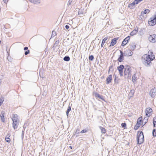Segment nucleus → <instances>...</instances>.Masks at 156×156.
<instances>
[{"mask_svg":"<svg viewBox=\"0 0 156 156\" xmlns=\"http://www.w3.org/2000/svg\"><path fill=\"white\" fill-rule=\"evenodd\" d=\"M143 117L142 116L139 117L137 119V122L134 127V129L135 130H136L140 126H142L143 127L144 125H143Z\"/></svg>","mask_w":156,"mask_h":156,"instance_id":"nucleus-3","label":"nucleus"},{"mask_svg":"<svg viewBox=\"0 0 156 156\" xmlns=\"http://www.w3.org/2000/svg\"><path fill=\"white\" fill-rule=\"evenodd\" d=\"M138 30H134L132 31L130 33V35L132 36H133L137 33Z\"/></svg>","mask_w":156,"mask_h":156,"instance_id":"nucleus-26","label":"nucleus"},{"mask_svg":"<svg viewBox=\"0 0 156 156\" xmlns=\"http://www.w3.org/2000/svg\"><path fill=\"white\" fill-rule=\"evenodd\" d=\"M30 53V51L29 50H27V51H26L25 52V55H27L29 53Z\"/></svg>","mask_w":156,"mask_h":156,"instance_id":"nucleus-37","label":"nucleus"},{"mask_svg":"<svg viewBox=\"0 0 156 156\" xmlns=\"http://www.w3.org/2000/svg\"><path fill=\"white\" fill-rule=\"evenodd\" d=\"M9 136H7L5 140L6 142L9 143L10 142V139L9 138Z\"/></svg>","mask_w":156,"mask_h":156,"instance_id":"nucleus-30","label":"nucleus"},{"mask_svg":"<svg viewBox=\"0 0 156 156\" xmlns=\"http://www.w3.org/2000/svg\"><path fill=\"white\" fill-rule=\"evenodd\" d=\"M153 135L155 137L156 136V132L155 129H154L152 132Z\"/></svg>","mask_w":156,"mask_h":156,"instance_id":"nucleus-34","label":"nucleus"},{"mask_svg":"<svg viewBox=\"0 0 156 156\" xmlns=\"http://www.w3.org/2000/svg\"><path fill=\"white\" fill-rule=\"evenodd\" d=\"M150 12V10L148 9H146L141 12L142 15H144L147 13H148Z\"/></svg>","mask_w":156,"mask_h":156,"instance_id":"nucleus-22","label":"nucleus"},{"mask_svg":"<svg viewBox=\"0 0 156 156\" xmlns=\"http://www.w3.org/2000/svg\"><path fill=\"white\" fill-rule=\"evenodd\" d=\"M71 109V107H70V106H69L68 107L67 111L69 112L70 111Z\"/></svg>","mask_w":156,"mask_h":156,"instance_id":"nucleus-38","label":"nucleus"},{"mask_svg":"<svg viewBox=\"0 0 156 156\" xmlns=\"http://www.w3.org/2000/svg\"><path fill=\"white\" fill-rule=\"evenodd\" d=\"M65 27L66 29H68L69 28V26L66 25L65 26Z\"/></svg>","mask_w":156,"mask_h":156,"instance_id":"nucleus-40","label":"nucleus"},{"mask_svg":"<svg viewBox=\"0 0 156 156\" xmlns=\"http://www.w3.org/2000/svg\"><path fill=\"white\" fill-rule=\"evenodd\" d=\"M155 56L152 51L149 50L147 54H144L141 57L142 62L145 65L149 66L151 63V61L155 59Z\"/></svg>","mask_w":156,"mask_h":156,"instance_id":"nucleus-1","label":"nucleus"},{"mask_svg":"<svg viewBox=\"0 0 156 156\" xmlns=\"http://www.w3.org/2000/svg\"><path fill=\"white\" fill-rule=\"evenodd\" d=\"M18 116L16 114H13L12 115V119L13 121V122H15L16 123L17 122V121L18 120Z\"/></svg>","mask_w":156,"mask_h":156,"instance_id":"nucleus-15","label":"nucleus"},{"mask_svg":"<svg viewBox=\"0 0 156 156\" xmlns=\"http://www.w3.org/2000/svg\"><path fill=\"white\" fill-rule=\"evenodd\" d=\"M112 75H110L106 79V83L107 84L110 83L111 82V81L112 80Z\"/></svg>","mask_w":156,"mask_h":156,"instance_id":"nucleus-14","label":"nucleus"},{"mask_svg":"<svg viewBox=\"0 0 156 156\" xmlns=\"http://www.w3.org/2000/svg\"><path fill=\"white\" fill-rule=\"evenodd\" d=\"M124 69V66L121 65L117 67V69L121 76H123V70Z\"/></svg>","mask_w":156,"mask_h":156,"instance_id":"nucleus-9","label":"nucleus"},{"mask_svg":"<svg viewBox=\"0 0 156 156\" xmlns=\"http://www.w3.org/2000/svg\"><path fill=\"white\" fill-rule=\"evenodd\" d=\"M3 1L4 2V3H6L7 4L9 0H3Z\"/></svg>","mask_w":156,"mask_h":156,"instance_id":"nucleus-39","label":"nucleus"},{"mask_svg":"<svg viewBox=\"0 0 156 156\" xmlns=\"http://www.w3.org/2000/svg\"><path fill=\"white\" fill-rule=\"evenodd\" d=\"M94 56L92 55H90L89 56V59L90 60L92 61L94 59Z\"/></svg>","mask_w":156,"mask_h":156,"instance_id":"nucleus-35","label":"nucleus"},{"mask_svg":"<svg viewBox=\"0 0 156 156\" xmlns=\"http://www.w3.org/2000/svg\"><path fill=\"white\" fill-rule=\"evenodd\" d=\"M151 96L152 98H154L156 95V89L155 88L152 89L150 92Z\"/></svg>","mask_w":156,"mask_h":156,"instance_id":"nucleus-12","label":"nucleus"},{"mask_svg":"<svg viewBox=\"0 0 156 156\" xmlns=\"http://www.w3.org/2000/svg\"><path fill=\"white\" fill-rule=\"evenodd\" d=\"M120 55L119 57L118 60L119 62H122L124 60V54L122 51H120Z\"/></svg>","mask_w":156,"mask_h":156,"instance_id":"nucleus-13","label":"nucleus"},{"mask_svg":"<svg viewBox=\"0 0 156 156\" xmlns=\"http://www.w3.org/2000/svg\"><path fill=\"white\" fill-rule=\"evenodd\" d=\"M95 95L96 97H98L100 99H102L101 96L99 94H98L97 93H96L95 94Z\"/></svg>","mask_w":156,"mask_h":156,"instance_id":"nucleus-33","label":"nucleus"},{"mask_svg":"<svg viewBox=\"0 0 156 156\" xmlns=\"http://www.w3.org/2000/svg\"><path fill=\"white\" fill-rule=\"evenodd\" d=\"M136 4L133 1L132 3L129 4L128 5V7L130 9H132L134 8V6Z\"/></svg>","mask_w":156,"mask_h":156,"instance_id":"nucleus-18","label":"nucleus"},{"mask_svg":"<svg viewBox=\"0 0 156 156\" xmlns=\"http://www.w3.org/2000/svg\"><path fill=\"white\" fill-rule=\"evenodd\" d=\"M131 67L129 66H126L124 69V75L127 76L128 77H130L131 76Z\"/></svg>","mask_w":156,"mask_h":156,"instance_id":"nucleus-4","label":"nucleus"},{"mask_svg":"<svg viewBox=\"0 0 156 156\" xmlns=\"http://www.w3.org/2000/svg\"><path fill=\"white\" fill-rule=\"evenodd\" d=\"M4 100V98H0V106L2 105Z\"/></svg>","mask_w":156,"mask_h":156,"instance_id":"nucleus-32","label":"nucleus"},{"mask_svg":"<svg viewBox=\"0 0 156 156\" xmlns=\"http://www.w3.org/2000/svg\"><path fill=\"white\" fill-rule=\"evenodd\" d=\"M110 71V68L109 69L108 72H109Z\"/></svg>","mask_w":156,"mask_h":156,"instance_id":"nucleus-44","label":"nucleus"},{"mask_svg":"<svg viewBox=\"0 0 156 156\" xmlns=\"http://www.w3.org/2000/svg\"><path fill=\"white\" fill-rule=\"evenodd\" d=\"M156 24V12L155 14L154 15L153 17H151L148 21V24L151 26H153Z\"/></svg>","mask_w":156,"mask_h":156,"instance_id":"nucleus-5","label":"nucleus"},{"mask_svg":"<svg viewBox=\"0 0 156 156\" xmlns=\"http://www.w3.org/2000/svg\"><path fill=\"white\" fill-rule=\"evenodd\" d=\"M29 1L30 2L35 4L40 3L39 0H29Z\"/></svg>","mask_w":156,"mask_h":156,"instance_id":"nucleus-25","label":"nucleus"},{"mask_svg":"<svg viewBox=\"0 0 156 156\" xmlns=\"http://www.w3.org/2000/svg\"><path fill=\"white\" fill-rule=\"evenodd\" d=\"M18 126V124L17 122L16 123L15 122H13L12 126L14 129L17 128Z\"/></svg>","mask_w":156,"mask_h":156,"instance_id":"nucleus-23","label":"nucleus"},{"mask_svg":"<svg viewBox=\"0 0 156 156\" xmlns=\"http://www.w3.org/2000/svg\"><path fill=\"white\" fill-rule=\"evenodd\" d=\"M148 118L147 117H145L144 118L143 120V124L144 126L145 124L148 122Z\"/></svg>","mask_w":156,"mask_h":156,"instance_id":"nucleus-24","label":"nucleus"},{"mask_svg":"<svg viewBox=\"0 0 156 156\" xmlns=\"http://www.w3.org/2000/svg\"><path fill=\"white\" fill-rule=\"evenodd\" d=\"M69 147L71 149H72V147L71 146H70Z\"/></svg>","mask_w":156,"mask_h":156,"instance_id":"nucleus-43","label":"nucleus"},{"mask_svg":"<svg viewBox=\"0 0 156 156\" xmlns=\"http://www.w3.org/2000/svg\"><path fill=\"white\" fill-rule=\"evenodd\" d=\"M88 131V129H85L82 130V131H81L80 133H84L86 132H87Z\"/></svg>","mask_w":156,"mask_h":156,"instance_id":"nucleus-31","label":"nucleus"},{"mask_svg":"<svg viewBox=\"0 0 156 156\" xmlns=\"http://www.w3.org/2000/svg\"><path fill=\"white\" fill-rule=\"evenodd\" d=\"M108 37H106L104 38L102 41V43L101 44V47H102L105 43H106V41L108 39Z\"/></svg>","mask_w":156,"mask_h":156,"instance_id":"nucleus-20","label":"nucleus"},{"mask_svg":"<svg viewBox=\"0 0 156 156\" xmlns=\"http://www.w3.org/2000/svg\"><path fill=\"white\" fill-rule=\"evenodd\" d=\"M100 128L102 133L105 134L106 132L107 131L105 128L101 126L100 127Z\"/></svg>","mask_w":156,"mask_h":156,"instance_id":"nucleus-21","label":"nucleus"},{"mask_svg":"<svg viewBox=\"0 0 156 156\" xmlns=\"http://www.w3.org/2000/svg\"><path fill=\"white\" fill-rule=\"evenodd\" d=\"M152 110L151 108H147L145 111L146 115L148 117H150L152 115Z\"/></svg>","mask_w":156,"mask_h":156,"instance_id":"nucleus-6","label":"nucleus"},{"mask_svg":"<svg viewBox=\"0 0 156 156\" xmlns=\"http://www.w3.org/2000/svg\"><path fill=\"white\" fill-rule=\"evenodd\" d=\"M137 138V143L139 144H140L144 142V137L142 131L138 132Z\"/></svg>","mask_w":156,"mask_h":156,"instance_id":"nucleus-2","label":"nucleus"},{"mask_svg":"<svg viewBox=\"0 0 156 156\" xmlns=\"http://www.w3.org/2000/svg\"><path fill=\"white\" fill-rule=\"evenodd\" d=\"M4 115H5V112H2L1 114L0 115V117L1 118V119L3 122H5V118H4Z\"/></svg>","mask_w":156,"mask_h":156,"instance_id":"nucleus-19","label":"nucleus"},{"mask_svg":"<svg viewBox=\"0 0 156 156\" xmlns=\"http://www.w3.org/2000/svg\"><path fill=\"white\" fill-rule=\"evenodd\" d=\"M149 40L150 42L154 43L156 42V35L153 34L150 35L148 37Z\"/></svg>","mask_w":156,"mask_h":156,"instance_id":"nucleus-7","label":"nucleus"},{"mask_svg":"<svg viewBox=\"0 0 156 156\" xmlns=\"http://www.w3.org/2000/svg\"><path fill=\"white\" fill-rule=\"evenodd\" d=\"M129 47V49L130 51H133L134 50L136 47L135 43L133 42L130 43Z\"/></svg>","mask_w":156,"mask_h":156,"instance_id":"nucleus-10","label":"nucleus"},{"mask_svg":"<svg viewBox=\"0 0 156 156\" xmlns=\"http://www.w3.org/2000/svg\"><path fill=\"white\" fill-rule=\"evenodd\" d=\"M121 126L122 127L124 128V129H125V127H126V123H122L121 124Z\"/></svg>","mask_w":156,"mask_h":156,"instance_id":"nucleus-36","label":"nucleus"},{"mask_svg":"<svg viewBox=\"0 0 156 156\" xmlns=\"http://www.w3.org/2000/svg\"><path fill=\"white\" fill-rule=\"evenodd\" d=\"M63 59L65 61H69L70 58L69 57L66 56L64 57Z\"/></svg>","mask_w":156,"mask_h":156,"instance_id":"nucleus-29","label":"nucleus"},{"mask_svg":"<svg viewBox=\"0 0 156 156\" xmlns=\"http://www.w3.org/2000/svg\"><path fill=\"white\" fill-rule=\"evenodd\" d=\"M119 37H115L112 40L109 47L113 46L115 45L117 42V41L119 39Z\"/></svg>","mask_w":156,"mask_h":156,"instance_id":"nucleus-8","label":"nucleus"},{"mask_svg":"<svg viewBox=\"0 0 156 156\" xmlns=\"http://www.w3.org/2000/svg\"><path fill=\"white\" fill-rule=\"evenodd\" d=\"M28 49V48L27 47H25L24 48V50H27Z\"/></svg>","mask_w":156,"mask_h":156,"instance_id":"nucleus-41","label":"nucleus"},{"mask_svg":"<svg viewBox=\"0 0 156 156\" xmlns=\"http://www.w3.org/2000/svg\"><path fill=\"white\" fill-rule=\"evenodd\" d=\"M153 123L154 127H156V117H154L153 119Z\"/></svg>","mask_w":156,"mask_h":156,"instance_id":"nucleus-28","label":"nucleus"},{"mask_svg":"<svg viewBox=\"0 0 156 156\" xmlns=\"http://www.w3.org/2000/svg\"><path fill=\"white\" fill-rule=\"evenodd\" d=\"M115 80H116V78H115Z\"/></svg>","mask_w":156,"mask_h":156,"instance_id":"nucleus-45","label":"nucleus"},{"mask_svg":"<svg viewBox=\"0 0 156 156\" xmlns=\"http://www.w3.org/2000/svg\"><path fill=\"white\" fill-rule=\"evenodd\" d=\"M57 34L56 32L54 30H53L52 32V34L51 36V38L54 37Z\"/></svg>","mask_w":156,"mask_h":156,"instance_id":"nucleus-27","label":"nucleus"},{"mask_svg":"<svg viewBox=\"0 0 156 156\" xmlns=\"http://www.w3.org/2000/svg\"><path fill=\"white\" fill-rule=\"evenodd\" d=\"M69 112H68L67 111H66V114H67V115H68Z\"/></svg>","mask_w":156,"mask_h":156,"instance_id":"nucleus-42","label":"nucleus"},{"mask_svg":"<svg viewBox=\"0 0 156 156\" xmlns=\"http://www.w3.org/2000/svg\"><path fill=\"white\" fill-rule=\"evenodd\" d=\"M130 39V37L129 36L126 37L122 41L121 44V46L123 47L125 46L128 43Z\"/></svg>","mask_w":156,"mask_h":156,"instance_id":"nucleus-11","label":"nucleus"},{"mask_svg":"<svg viewBox=\"0 0 156 156\" xmlns=\"http://www.w3.org/2000/svg\"><path fill=\"white\" fill-rule=\"evenodd\" d=\"M138 79V76L135 73L133 75L132 77V80L133 82L136 81V80Z\"/></svg>","mask_w":156,"mask_h":156,"instance_id":"nucleus-16","label":"nucleus"},{"mask_svg":"<svg viewBox=\"0 0 156 156\" xmlns=\"http://www.w3.org/2000/svg\"><path fill=\"white\" fill-rule=\"evenodd\" d=\"M134 91L133 90H131L128 94V97L130 98L133 97L134 94Z\"/></svg>","mask_w":156,"mask_h":156,"instance_id":"nucleus-17","label":"nucleus"}]
</instances>
